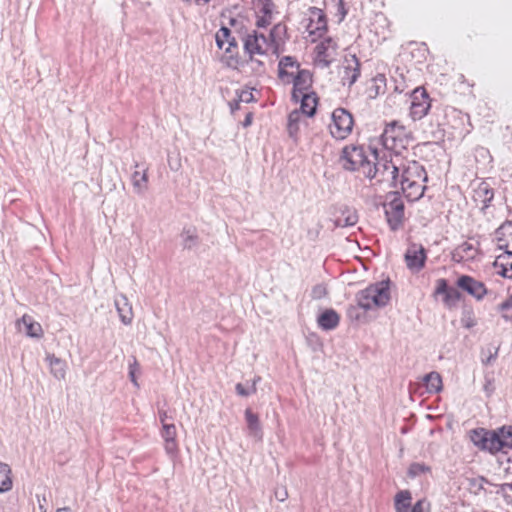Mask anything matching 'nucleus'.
<instances>
[{"label":"nucleus","instance_id":"obj_1","mask_svg":"<svg viewBox=\"0 0 512 512\" xmlns=\"http://www.w3.org/2000/svg\"><path fill=\"white\" fill-rule=\"evenodd\" d=\"M469 439L480 451L492 455L512 449V426L504 425L496 429L478 427L469 431Z\"/></svg>","mask_w":512,"mask_h":512},{"label":"nucleus","instance_id":"obj_2","mask_svg":"<svg viewBox=\"0 0 512 512\" xmlns=\"http://www.w3.org/2000/svg\"><path fill=\"white\" fill-rule=\"evenodd\" d=\"M390 285V279L370 284L356 293L355 301L358 302L364 312L383 308L391 299Z\"/></svg>","mask_w":512,"mask_h":512},{"label":"nucleus","instance_id":"obj_3","mask_svg":"<svg viewBox=\"0 0 512 512\" xmlns=\"http://www.w3.org/2000/svg\"><path fill=\"white\" fill-rule=\"evenodd\" d=\"M372 150L369 148V151ZM363 146L347 145L342 149L340 163L347 171H361L365 177L371 176V158Z\"/></svg>","mask_w":512,"mask_h":512},{"label":"nucleus","instance_id":"obj_4","mask_svg":"<svg viewBox=\"0 0 512 512\" xmlns=\"http://www.w3.org/2000/svg\"><path fill=\"white\" fill-rule=\"evenodd\" d=\"M215 42L219 49H222L225 44V55L222 57V62L228 67L236 69L241 63V58L238 52V43L236 38L231 35V30L228 27L222 26L215 35Z\"/></svg>","mask_w":512,"mask_h":512},{"label":"nucleus","instance_id":"obj_5","mask_svg":"<svg viewBox=\"0 0 512 512\" xmlns=\"http://www.w3.org/2000/svg\"><path fill=\"white\" fill-rule=\"evenodd\" d=\"M371 156V176L367 178L373 179L380 176L379 181L391 180L392 185L396 186L399 169L391 161L386 158L379 159L378 152L376 149L370 150Z\"/></svg>","mask_w":512,"mask_h":512},{"label":"nucleus","instance_id":"obj_6","mask_svg":"<svg viewBox=\"0 0 512 512\" xmlns=\"http://www.w3.org/2000/svg\"><path fill=\"white\" fill-rule=\"evenodd\" d=\"M387 223L392 231H397L403 224L405 205L398 192H391L383 204Z\"/></svg>","mask_w":512,"mask_h":512},{"label":"nucleus","instance_id":"obj_7","mask_svg":"<svg viewBox=\"0 0 512 512\" xmlns=\"http://www.w3.org/2000/svg\"><path fill=\"white\" fill-rule=\"evenodd\" d=\"M332 123L329 125L333 138L343 140L352 132L354 120L352 114L345 108H336L332 113Z\"/></svg>","mask_w":512,"mask_h":512},{"label":"nucleus","instance_id":"obj_8","mask_svg":"<svg viewBox=\"0 0 512 512\" xmlns=\"http://www.w3.org/2000/svg\"><path fill=\"white\" fill-rule=\"evenodd\" d=\"M431 108V99L423 87L415 88L411 93L410 116L413 120L424 118Z\"/></svg>","mask_w":512,"mask_h":512},{"label":"nucleus","instance_id":"obj_9","mask_svg":"<svg viewBox=\"0 0 512 512\" xmlns=\"http://www.w3.org/2000/svg\"><path fill=\"white\" fill-rule=\"evenodd\" d=\"M404 259L408 269L419 272L426 263V249L421 244L411 243L404 254Z\"/></svg>","mask_w":512,"mask_h":512},{"label":"nucleus","instance_id":"obj_10","mask_svg":"<svg viewBox=\"0 0 512 512\" xmlns=\"http://www.w3.org/2000/svg\"><path fill=\"white\" fill-rule=\"evenodd\" d=\"M268 45V38L257 31H253L251 34H247L244 38V51L253 61L255 54H265V47Z\"/></svg>","mask_w":512,"mask_h":512},{"label":"nucleus","instance_id":"obj_11","mask_svg":"<svg viewBox=\"0 0 512 512\" xmlns=\"http://www.w3.org/2000/svg\"><path fill=\"white\" fill-rule=\"evenodd\" d=\"M456 285L459 289L473 296L477 300L483 299V297L487 294V289L484 283L469 275L459 276L456 281Z\"/></svg>","mask_w":512,"mask_h":512},{"label":"nucleus","instance_id":"obj_12","mask_svg":"<svg viewBox=\"0 0 512 512\" xmlns=\"http://www.w3.org/2000/svg\"><path fill=\"white\" fill-rule=\"evenodd\" d=\"M310 17L307 29L311 35L321 37L327 31V18L324 11L318 7H310Z\"/></svg>","mask_w":512,"mask_h":512},{"label":"nucleus","instance_id":"obj_13","mask_svg":"<svg viewBox=\"0 0 512 512\" xmlns=\"http://www.w3.org/2000/svg\"><path fill=\"white\" fill-rule=\"evenodd\" d=\"M412 171L411 168L405 169L401 175V189L406 194V197L410 200L419 199L423 193L425 186L417 183L411 179Z\"/></svg>","mask_w":512,"mask_h":512},{"label":"nucleus","instance_id":"obj_14","mask_svg":"<svg viewBox=\"0 0 512 512\" xmlns=\"http://www.w3.org/2000/svg\"><path fill=\"white\" fill-rule=\"evenodd\" d=\"M405 135L404 126L400 125L398 121H391L386 124L385 129L381 135L383 145L387 149H393L396 146V142L401 141Z\"/></svg>","mask_w":512,"mask_h":512},{"label":"nucleus","instance_id":"obj_15","mask_svg":"<svg viewBox=\"0 0 512 512\" xmlns=\"http://www.w3.org/2000/svg\"><path fill=\"white\" fill-rule=\"evenodd\" d=\"M291 81L293 82L292 98H297V95L309 92L312 85V74L307 69H300L295 75H292Z\"/></svg>","mask_w":512,"mask_h":512},{"label":"nucleus","instance_id":"obj_16","mask_svg":"<svg viewBox=\"0 0 512 512\" xmlns=\"http://www.w3.org/2000/svg\"><path fill=\"white\" fill-rule=\"evenodd\" d=\"M346 65L344 66L343 75L341 81L343 85L351 87L360 77V61L356 55H351L349 59L345 60Z\"/></svg>","mask_w":512,"mask_h":512},{"label":"nucleus","instance_id":"obj_17","mask_svg":"<svg viewBox=\"0 0 512 512\" xmlns=\"http://www.w3.org/2000/svg\"><path fill=\"white\" fill-rule=\"evenodd\" d=\"M294 101H300V112L301 116L306 115L307 117H313L316 113L318 97L315 92H308L301 95H297V98H292Z\"/></svg>","mask_w":512,"mask_h":512},{"label":"nucleus","instance_id":"obj_18","mask_svg":"<svg viewBox=\"0 0 512 512\" xmlns=\"http://www.w3.org/2000/svg\"><path fill=\"white\" fill-rule=\"evenodd\" d=\"M288 68L300 70V64L296 60L295 57L292 56H284L279 60L278 63V77L282 81L290 82V78H292L293 72H289Z\"/></svg>","mask_w":512,"mask_h":512},{"label":"nucleus","instance_id":"obj_19","mask_svg":"<svg viewBox=\"0 0 512 512\" xmlns=\"http://www.w3.org/2000/svg\"><path fill=\"white\" fill-rule=\"evenodd\" d=\"M340 316L334 309H326L317 318L318 326L325 330L330 331L339 325Z\"/></svg>","mask_w":512,"mask_h":512},{"label":"nucleus","instance_id":"obj_20","mask_svg":"<svg viewBox=\"0 0 512 512\" xmlns=\"http://www.w3.org/2000/svg\"><path fill=\"white\" fill-rule=\"evenodd\" d=\"M287 38V27L283 23H277L273 26L269 34V40L275 54H279L280 46L284 45Z\"/></svg>","mask_w":512,"mask_h":512},{"label":"nucleus","instance_id":"obj_21","mask_svg":"<svg viewBox=\"0 0 512 512\" xmlns=\"http://www.w3.org/2000/svg\"><path fill=\"white\" fill-rule=\"evenodd\" d=\"M494 266L499 268V275L504 278H512V252L505 251L499 255L494 262Z\"/></svg>","mask_w":512,"mask_h":512},{"label":"nucleus","instance_id":"obj_22","mask_svg":"<svg viewBox=\"0 0 512 512\" xmlns=\"http://www.w3.org/2000/svg\"><path fill=\"white\" fill-rule=\"evenodd\" d=\"M245 420L247 423L249 435L258 440H261L263 433L258 415L254 413L250 408H247L245 410Z\"/></svg>","mask_w":512,"mask_h":512},{"label":"nucleus","instance_id":"obj_23","mask_svg":"<svg viewBox=\"0 0 512 512\" xmlns=\"http://www.w3.org/2000/svg\"><path fill=\"white\" fill-rule=\"evenodd\" d=\"M115 306L121 322L125 325H129L132 322V307L129 305L128 299L124 295H121L115 299Z\"/></svg>","mask_w":512,"mask_h":512},{"label":"nucleus","instance_id":"obj_24","mask_svg":"<svg viewBox=\"0 0 512 512\" xmlns=\"http://www.w3.org/2000/svg\"><path fill=\"white\" fill-rule=\"evenodd\" d=\"M412 494L409 490H400L394 497L396 512H408L412 508Z\"/></svg>","mask_w":512,"mask_h":512},{"label":"nucleus","instance_id":"obj_25","mask_svg":"<svg viewBox=\"0 0 512 512\" xmlns=\"http://www.w3.org/2000/svg\"><path fill=\"white\" fill-rule=\"evenodd\" d=\"M386 87V77L384 74H377L371 79V84L367 87V94L370 99L376 98L384 93Z\"/></svg>","mask_w":512,"mask_h":512},{"label":"nucleus","instance_id":"obj_26","mask_svg":"<svg viewBox=\"0 0 512 512\" xmlns=\"http://www.w3.org/2000/svg\"><path fill=\"white\" fill-rule=\"evenodd\" d=\"M477 254V249L473 246V244L469 242H463L460 244L453 252V258L458 261H462L464 259H474Z\"/></svg>","mask_w":512,"mask_h":512},{"label":"nucleus","instance_id":"obj_27","mask_svg":"<svg viewBox=\"0 0 512 512\" xmlns=\"http://www.w3.org/2000/svg\"><path fill=\"white\" fill-rule=\"evenodd\" d=\"M46 360L49 363L51 373L54 377L57 379H63L66 374L65 362L55 355H47Z\"/></svg>","mask_w":512,"mask_h":512},{"label":"nucleus","instance_id":"obj_28","mask_svg":"<svg viewBox=\"0 0 512 512\" xmlns=\"http://www.w3.org/2000/svg\"><path fill=\"white\" fill-rule=\"evenodd\" d=\"M181 237L184 249L192 250L199 245V237L195 228H184Z\"/></svg>","mask_w":512,"mask_h":512},{"label":"nucleus","instance_id":"obj_29","mask_svg":"<svg viewBox=\"0 0 512 512\" xmlns=\"http://www.w3.org/2000/svg\"><path fill=\"white\" fill-rule=\"evenodd\" d=\"M21 322L25 326V333L27 336L32 338H40L43 334L41 325L38 322H34L28 315H23Z\"/></svg>","mask_w":512,"mask_h":512},{"label":"nucleus","instance_id":"obj_30","mask_svg":"<svg viewBox=\"0 0 512 512\" xmlns=\"http://www.w3.org/2000/svg\"><path fill=\"white\" fill-rule=\"evenodd\" d=\"M148 176L147 171H135L132 174V184L137 194L143 195L147 190Z\"/></svg>","mask_w":512,"mask_h":512},{"label":"nucleus","instance_id":"obj_31","mask_svg":"<svg viewBox=\"0 0 512 512\" xmlns=\"http://www.w3.org/2000/svg\"><path fill=\"white\" fill-rule=\"evenodd\" d=\"M476 199L483 204V208H487L494 198V191L487 183H481L476 190Z\"/></svg>","mask_w":512,"mask_h":512},{"label":"nucleus","instance_id":"obj_32","mask_svg":"<svg viewBox=\"0 0 512 512\" xmlns=\"http://www.w3.org/2000/svg\"><path fill=\"white\" fill-rule=\"evenodd\" d=\"M424 383L429 393H438L442 389V379L439 373L430 372L425 375Z\"/></svg>","mask_w":512,"mask_h":512},{"label":"nucleus","instance_id":"obj_33","mask_svg":"<svg viewBox=\"0 0 512 512\" xmlns=\"http://www.w3.org/2000/svg\"><path fill=\"white\" fill-rule=\"evenodd\" d=\"M301 118V112L298 110H294L288 115L287 130L290 137L296 138L299 131V122L301 121Z\"/></svg>","mask_w":512,"mask_h":512},{"label":"nucleus","instance_id":"obj_34","mask_svg":"<svg viewBox=\"0 0 512 512\" xmlns=\"http://www.w3.org/2000/svg\"><path fill=\"white\" fill-rule=\"evenodd\" d=\"M10 472L11 470L7 464L0 463V493L8 491L12 487Z\"/></svg>","mask_w":512,"mask_h":512},{"label":"nucleus","instance_id":"obj_35","mask_svg":"<svg viewBox=\"0 0 512 512\" xmlns=\"http://www.w3.org/2000/svg\"><path fill=\"white\" fill-rule=\"evenodd\" d=\"M254 6L258 14L272 16L275 5L272 0H254Z\"/></svg>","mask_w":512,"mask_h":512},{"label":"nucleus","instance_id":"obj_36","mask_svg":"<svg viewBox=\"0 0 512 512\" xmlns=\"http://www.w3.org/2000/svg\"><path fill=\"white\" fill-rule=\"evenodd\" d=\"M498 311L506 322H512V294L498 305Z\"/></svg>","mask_w":512,"mask_h":512},{"label":"nucleus","instance_id":"obj_37","mask_svg":"<svg viewBox=\"0 0 512 512\" xmlns=\"http://www.w3.org/2000/svg\"><path fill=\"white\" fill-rule=\"evenodd\" d=\"M330 4L334 9L335 16L338 17V23H341L348 14L344 0H330Z\"/></svg>","mask_w":512,"mask_h":512},{"label":"nucleus","instance_id":"obj_38","mask_svg":"<svg viewBox=\"0 0 512 512\" xmlns=\"http://www.w3.org/2000/svg\"><path fill=\"white\" fill-rule=\"evenodd\" d=\"M496 494L501 495L507 504L512 505V483H503L495 485Z\"/></svg>","mask_w":512,"mask_h":512},{"label":"nucleus","instance_id":"obj_39","mask_svg":"<svg viewBox=\"0 0 512 512\" xmlns=\"http://www.w3.org/2000/svg\"><path fill=\"white\" fill-rule=\"evenodd\" d=\"M431 468L423 463H412L408 468V476L411 478L418 477L424 473L430 472Z\"/></svg>","mask_w":512,"mask_h":512},{"label":"nucleus","instance_id":"obj_40","mask_svg":"<svg viewBox=\"0 0 512 512\" xmlns=\"http://www.w3.org/2000/svg\"><path fill=\"white\" fill-rule=\"evenodd\" d=\"M361 310L363 309L358 305V302L355 305L350 304L347 308V317L352 321H361L365 317Z\"/></svg>","mask_w":512,"mask_h":512},{"label":"nucleus","instance_id":"obj_41","mask_svg":"<svg viewBox=\"0 0 512 512\" xmlns=\"http://www.w3.org/2000/svg\"><path fill=\"white\" fill-rule=\"evenodd\" d=\"M498 356V348L488 347L487 350L482 351L481 361L484 365H491Z\"/></svg>","mask_w":512,"mask_h":512},{"label":"nucleus","instance_id":"obj_42","mask_svg":"<svg viewBox=\"0 0 512 512\" xmlns=\"http://www.w3.org/2000/svg\"><path fill=\"white\" fill-rule=\"evenodd\" d=\"M461 323H462V326L467 329H470L477 324L476 319L474 317V313L471 309L465 308L463 310L462 317H461Z\"/></svg>","mask_w":512,"mask_h":512},{"label":"nucleus","instance_id":"obj_43","mask_svg":"<svg viewBox=\"0 0 512 512\" xmlns=\"http://www.w3.org/2000/svg\"><path fill=\"white\" fill-rule=\"evenodd\" d=\"M461 298V293L458 289L450 287L446 295L443 297V302L448 305H454L456 302H458Z\"/></svg>","mask_w":512,"mask_h":512},{"label":"nucleus","instance_id":"obj_44","mask_svg":"<svg viewBox=\"0 0 512 512\" xmlns=\"http://www.w3.org/2000/svg\"><path fill=\"white\" fill-rule=\"evenodd\" d=\"M358 221V216L356 213L351 212L348 215H342L337 219V225L342 227H350L354 226Z\"/></svg>","mask_w":512,"mask_h":512},{"label":"nucleus","instance_id":"obj_45","mask_svg":"<svg viewBox=\"0 0 512 512\" xmlns=\"http://www.w3.org/2000/svg\"><path fill=\"white\" fill-rule=\"evenodd\" d=\"M161 436L164 440H172L176 438V427L173 423H164L162 426Z\"/></svg>","mask_w":512,"mask_h":512},{"label":"nucleus","instance_id":"obj_46","mask_svg":"<svg viewBox=\"0 0 512 512\" xmlns=\"http://www.w3.org/2000/svg\"><path fill=\"white\" fill-rule=\"evenodd\" d=\"M411 512H431V505L426 499L418 500L411 508Z\"/></svg>","mask_w":512,"mask_h":512},{"label":"nucleus","instance_id":"obj_47","mask_svg":"<svg viewBox=\"0 0 512 512\" xmlns=\"http://www.w3.org/2000/svg\"><path fill=\"white\" fill-rule=\"evenodd\" d=\"M485 484H489V481L483 476L470 479V487L474 489L476 493L483 490Z\"/></svg>","mask_w":512,"mask_h":512},{"label":"nucleus","instance_id":"obj_48","mask_svg":"<svg viewBox=\"0 0 512 512\" xmlns=\"http://www.w3.org/2000/svg\"><path fill=\"white\" fill-rule=\"evenodd\" d=\"M235 389L237 394L242 397H247L256 392L255 382L251 384L250 388H246L243 384L237 383Z\"/></svg>","mask_w":512,"mask_h":512},{"label":"nucleus","instance_id":"obj_49","mask_svg":"<svg viewBox=\"0 0 512 512\" xmlns=\"http://www.w3.org/2000/svg\"><path fill=\"white\" fill-rule=\"evenodd\" d=\"M450 289L448 285V281L444 278H440L436 282L435 295H443L445 296L448 290Z\"/></svg>","mask_w":512,"mask_h":512},{"label":"nucleus","instance_id":"obj_50","mask_svg":"<svg viewBox=\"0 0 512 512\" xmlns=\"http://www.w3.org/2000/svg\"><path fill=\"white\" fill-rule=\"evenodd\" d=\"M236 95L239 97V101L244 103H251L256 101L252 91L248 89L236 91Z\"/></svg>","mask_w":512,"mask_h":512},{"label":"nucleus","instance_id":"obj_51","mask_svg":"<svg viewBox=\"0 0 512 512\" xmlns=\"http://www.w3.org/2000/svg\"><path fill=\"white\" fill-rule=\"evenodd\" d=\"M139 369L138 362L136 358L133 359L132 363H129V378L130 381L134 384L135 387H139V384L136 379V372Z\"/></svg>","mask_w":512,"mask_h":512},{"label":"nucleus","instance_id":"obj_52","mask_svg":"<svg viewBox=\"0 0 512 512\" xmlns=\"http://www.w3.org/2000/svg\"><path fill=\"white\" fill-rule=\"evenodd\" d=\"M326 294H327V289L322 284H318V285L314 286L312 289V292H311V296L313 299H321V298L325 297Z\"/></svg>","mask_w":512,"mask_h":512},{"label":"nucleus","instance_id":"obj_53","mask_svg":"<svg viewBox=\"0 0 512 512\" xmlns=\"http://www.w3.org/2000/svg\"><path fill=\"white\" fill-rule=\"evenodd\" d=\"M274 495L278 501L283 502L288 498V491L285 486H280L275 489Z\"/></svg>","mask_w":512,"mask_h":512},{"label":"nucleus","instance_id":"obj_54","mask_svg":"<svg viewBox=\"0 0 512 512\" xmlns=\"http://www.w3.org/2000/svg\"><path fill=\"white\" fill-rule=\"evenodd\" d=\"M272 20V16H258L256 20V26L259 28H266L268 25H270Z\"/></svg>","mask_w":512,"mask_h":512},{"label":"nucleus","instance_id":"obj_55","mask_svg":"<svg viewBox=\"0 0 512 512\" xmlns=\"http://www.w3.org/2000/svg\"><path fill=\"white\" fill-rule=\"evenodd\" d=\"M165 441V450L168 454L173 455L177 451V443L176 439L172 440H164Z\"/></svg>","mask_w":512,"mask_h":512},{"label":"nucleus","instance_id":"obj_56","mask_svg":"<svg viewBox=\"0 0 512 512\" xmlns=\"http://www.w3.org/2000/svg\"><path fill=\"white\" fill-rule=\"evenodd\" d=\"M240 103L241 101H239V97L229 102V107L232 114H234L236 110L240 109Z\"/></svg>","mask_w":512,"mask_h":512},{"label":"nucleus","instance_id":"obj_57","mask_svg":"<svg viewBox=\"0 0 512 512\" xmlns=\"http://www.w3.org/2000/svg\"><path fill=\"white\" fill-rule=\"evenodd\" d=\"M316 50H317V58L326 57L327 56L326 55L327 48L324 45V43H321L320 45H318L316 47Z\"/></svg>","mask_w":512,"mask_h":512},{"label":"nucleus","instance_id":"obj_58","mask_svg":"<svg viewBox=\"0 0 512 512\" xmlns=\"http://www.w3.org/2000/svg\"><path fill=\"white\" fill-rule=\"evenodd\" d=\"M510 228H512V222L507 221L498 228L497 232L505 234Z\"/></svg>","mask_w":512,"mask_h":512},{"label":"nucleus","instance_id":"obj_59","mask_svg":"<svg viewBox=\"0 0 512 512\" xmlns=\"http://www.w3.org/2000/svg\"><path fill=\"white\" fill-rule=\"evenodd\" d=\"M252 120H253V113L248 112L246 114L244 121L242 122L243 127H249L252 124Z\"/></svg>","mask_w":512,"mask_h":512},{"label":"nucleus","instance_id":"obj_60","mask_svg":"<svg viewBox=\"0 0 512 512\" xmlns=\"http://www.w3.org/2000/svg\"><path fill=\"white\" fill-rule=\"evenodd\" d=\"M168 418H169V416H168L167 411H165V410H160L159 411V420H160L162 426L164 425V423H167L166 420Z\"/></svg>","mask_w":512,"mask_h":512},{"label":"nucleus","instance_id":"obj_61","mask_svg":"<svg viewBox=\"0 0 512 512\" xmlns=\"http://www.w3.org/2000/svg\"><path fill=\"white\" fill-rule=\"evenodd\" d=\"M319 64L322 65L323 68H327L330 66L331 61L327 60L326 57H320L318 58Z\"/></svg>","mask_w":512,"mask_h":512},{"label":"nucleus","instance_id":"obj_62","mask_svg":"<svg viewBox=\"0 0 512 512\" xmlns=\"http://www.w3.org/2000/svg\"><path fill=\"white\" fill-rule=\"evenodd\" d=\"M507 462L509 465L506 467V471L512 472V457H508Z\"/></svg>","mask_w":512,"mask_h":512},{"label":"nucleus","instance_id":"obj_63","mask_svg":"<svg viewBox=\"0 0 512 512\" xmlns=\"http://www.w3.org/2000/svg\"><path fill=\"white\" fill-rule=\"evenodd\" d=\"M56 512H71V510L69 507H63V508L57 509Z\"/></svg>","mask_w":512,"mask_h":512},{"label":"nucleus","instance_id":"obj_64","mask_svg":"<svg viewBox=\"0 0 512 512\" xmlns=\"http://www.w3.org/2000/svg\"><path fill=\"white\" fill-rule=\"evenodd\" d=\"M39 509L41 512H46V509L44 508V506L42 504L39 505Z\"/></svg>","mask_w":512,"mask_h":512}]
</instances>
